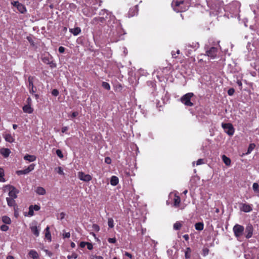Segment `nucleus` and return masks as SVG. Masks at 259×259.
<instances>
[{"instance_id": "nucleus-1", "label": "nucleus", "mask_w": 259, "mask_h": 259, "mask_svg": "<svg viewBox=\"0 0 259 259\" xmlns=\"http://www.w3.org/2000/svg\"><path fill=\"white\" fill-rule=\"evenodd\" d=\"M107 27L109 28L106 30V33L110 35H120L123 31L120 22L113 15H110L109 17Z\"/></svg>"}, {"instance_id": "nucleus-2", "label": "nucleus", "mask_w": 259, "mask_h": 259, "mask_svg": "<svg viewBox=\"0 0 259 259\" xmlns=\"http://www.w3.org/2000/svg\"><path fill=\"white\" fill-rule=\"evenodd\" d=\"M190 1L173 0L171 3V6L174 10L177 12H184L188 9Z\"/></svg>"}, {"instance_id": "nucleus-3", "label": "nucleus", "mask_w": 259, "mask_h": 259, "mask_svg": "<svg viewBox=\"0 0 259 259\" xmlns=\"http://www.w3.org/2000/svg\"><path fill=\"white\" fill-rule=\"evenodd\" d=\"M193 96L194 94L192 93H187L181 98L180 101L185 106L192 107L194 104L191 102V99Z\"/></svg>"}, {"instance_id": "nucleus-4", "label": "nucleus", "mask_w": 259, "mask_h": 259, "mask_svg": "<svg viewBox=\"0 0 259 259\" xmlns=\"http://www.w3.org/2000/svg\"><path fill=\"white\" fill-rule=\"evenodd\" d=\"M107 19L105 17H96L91 21V24L94 25L97 28H99L106 22Z\"/></svg>"}, {"instance_id": "nucleus-5", "label": "nucleus", "mask_w": 259, "mask_h": 259, "mask_svg": "<svg viewBox=\"0 0 259 259\" xmlns=\"http://www.w3.org/2000/svg\"><path fill=\"white\" fill-rule=\"evenodd\" d=\"M233 231L235 237L239 238L243 235L244 231V228L242 225L236 224L233 227Z\"/></svg>"}, {"instance_id": "nucleus-6", "label": "nucleus", "mask_w": 259, "mask_h": 259, "mask_svg": "<svg viewBox=\"0 0 259 259\" xmlns=\"http://www.w3.org/2000/svg\"><path fill=\"white\" fill-rule=\"evenodd\" d=\"M222 126L228 135L232 136L234 134V128L231 123H222Z\"/></svg>"}, {"instance_id": "nucleus-7", "label": "nucleus", "mask_w": 259, "mask_h": 259, "mask_svg": "<svg viewBox=\"0 0 259 259\" xmlns=\"http://www.w3.org/2000/svg\"><path fill=\"white\" fill-rule=\"evenodd\" d=\"M11 5L17 8V10L21 14H24L26 12V8L25 6L20 3L18 1L11 2Z\"/></svg>"}, {"instance_id": "nucleus-8", "label": "nucleus", "mask_w": 259, "mask_h": 259, "mask_svg": "<svg viewBox=\"0 0 259 259\" xmlns=\"http://www.w3.org/2000/svg\"><path fill=\"white\" fill-rule=\"evenodd\" d=\"M30 229L32 233L36 236L38 237L39 235L40 228L38 229L37 226V222L34 221L30 224Z\"/></svg>"}, {"instance_id": "nucleus-9", "label": "nucleus", "mask_w": 259, "mask_h": 259, "mask_svg": "<svg viewBox=\"0 0 259 259\" xmlns=\"http://www.w3.org/2000/svg\"><path fill=\"white\" fill-rule=\"evenodd\" d=\"M253 232V226L249 223L246 226L245 229V237L247 239L251 238L252 236Z\"/></svg>"}, {"instance_id": "nucleus-10", "label": "nucleus", "mask_w": 259, "mask_h": 259, "mask_svg": "<svg viewBox=\"0 0 259 259\" xmlns=\"http://www.w3.org/2000/svg\"><path fill=\"white\" fill-rule=\"evenodd\" d=\"M77 176L79 180L83 182H88L92 180V177L90 175L85 174L82 171L78 172Z\"/></svg>"}, {"instance_id": "nucleus-11", "label": "nucleus", "mask_w": 259, "mask_h": 259, "mask_svg": "<svg viewBox=\"0 0 259 259\" xmlns=\"http://www.w3.org/2000/svg\"><path fill=\"white\" fill-rule=\"evenodd\" d=\"M206 53L210 59H214L217 56L218 49L217 48L212 47L209 50L206 51Z\"/></svg>"}, {"instance_id": "nucleus-12", "label": "nucleus", "mask_w": 259, "mask_h": 259, "mask_svg": "<svg viewBox=\"0 0 259 259\" xmlns=\"http://www.w3.org/2000/svg\"><path fill=\"white\" fill-rule=\"evenodd\" d=\"M34 164H31L27 168L23 170H19L16 171L18 175H26L33 170L35 167Z\"/></svg>"}, {"instance_id": "nucleus-13", "label": "nucleus", "mask_w": 259, "mask_h": 259, "mask_svg": "<svg viewBox=\"0 0 259 259\" xmlns=\"http://www.w3.org/2000/svg\"><path fill=\"white\" fill-rule=\"evenodd\" d=\"M19 193V191L13 186H9V198L15 199L17 197V194Z\"/></svg>"}, {"instance_id": "nucleus-14", "label": "nucleus", "mask_w": 259, "mask_h": 259, "mask_svg": "<svg viewBox=\"0 0 259 259\" xmlns=\"http://www.w3.org/2000/svg\"><path fill=\"white\" fill-rule=\"evenodd\" d=\"M240 209L245 212H249L252 210V205L248 204L243 203L242 204Z\"/></svg>"}, {"instance_id": "nucleus-15", "label": "nucleus", "mask_w": 259, "mask_h": 259, "mask_svg": "<svg viewBox=\"0 0 259 259\" xmlns=\"http://www.w3.org/2000/svg\"><path fill=\"white\" fill-rule=\"evenodd\" d=\"M69 32L74 36H77L81 33V30L80 27H76L74 28H69Z\"/></svg>"}, {"instance_id": "nucleus-16", "label": "nucleus", "mask_w": 259, "mask_h": 259, "mask_svg": "<svg viewBox=\"0 0 259 259\" xmlns=\"http://www.w3.org/2000/svg\"><path fill=\"white\" fill-rule=\"evenodd\" d=\"M138 6L136 5L134 7L130 9L128 12V15L130 17H133L137 15L138 12Z\"/></svg>"}, {"instance_id": "nucleus-17", "label": "nucleus", "mask_w": 259, "mask_h": 259, "mask_svg": "<svg viewBox=\"0 0 259 259\" xmlns=\"http://www.w3.org/2000/svg\"><path fill=\"white\" fill-rule=\"evenodd\" d=\"M5 140L9 143H13L15 141V139L13 137L11 134L6 133L3 135Z\"/></svg>"}, {"instance_id": "nucleus-18", "label": "nucleus", "mask_w": 259, "mask_h": 259, "mask_svg": "<svg viewBox=\"0 0 259 259\" xmlns=\"http://www.w3.org/2000/svg\"><path fill=\"white\" fill-rule=\"evenodd\" d=\"M11 153V151L8 148H2L0 149V153L5 158L8 157Z\"/></svg>"}, {"instance_id": "nucleus-19", "label": "nucleus", "mask_w": 259, "mask_h": 259, "mask_svg": "<svg viewBox=\"0 0 259 259\" xmlns=\"http://www.w3.org/2000/svg\"><path fill=\"white\" fill-rule=\"evenodd\" d=\"M24 159L29 162H33L36 160V157L34 155L26 154L24 156Z\"/></svg>"}, {"instance_id": "nucleus-20", "label": "nucleus", "mask_w": 259, "mask_h": 259, "mask_svg": "<svg viewBox=\"0 0 259 259\" xmlns=\"http://www.w3.org/2000/svg\"><path fill=\"white\" fill-rule=\"evenodd\" d=\"M23 110L24 112L27 113H32L33 111V109L31 107L30 105H26L23 107Z\"/></svg>"}, {"instance_id": "nucleus-21", "label": "nucleus", "mask_w": 259, "mask_h": 259, "mask_svg": "<svg viewBox=\"0 0 259 259\" xmlns=\"http://www.w3.org/2000/svg\"><path fill=\"white\" fill-rule=\"evenodd\" d=\"M29 255L33 259H39V255L35 250H31L29 252Z\"/></svg>"}, {"instance_id": "nucleus-22", "label": "nucleus", "mask_w": 259, "mask_h": 259, "mask_svg": "<svg viewBox=\"0 0 259 259\" xmlns=\"http://www.w3.org/2000/svg\"><path fill=\"white\" fill-rule=\"evenodd\" d=\"M186 47L192 48L194 50H196L199 47V44L198 42H192L191 44H187Z\"/></svg>"}, {"instance_id": "nucleus-23", "label": "nucleus", "mask_w": 259, "mask_h": 259, "mask_svg": "<svg viewBox=\"0 0 259 259\" xmlns=\"http://www.w3.org/2000/svg\"><path fill=\"white\" fill-rule=\"evenodd\" d=\"M35 192L38 195H44L46 193V190L41 187H37Z\"/></svg>"}, {"instance_id": "nucleus-24", "label": "nucleus", "mask_w": 259, "mask_h": 259, "mask_svg": "<svg viewBox=\"0 0 259 259\" xmlns=\"http://www.w3.org/2000/svg\"><path fill=\"white\" fill-rule=\"evenodd\" d=\"M42 61L44 63L47 64H51L53 63L51 58L49 56H43L41 58Z\"/></svg>"}, {"instance_id": "nucleus-25", "label": "nucleus", "mask_w": 259, "mask_h": 259, "mask_svg": "<svg viewBox=\"0 0 259 259\" xmlns=\"http://www.w3.org/2000/svg\"><path fill=\"white\" fill-rule=\"evenodd\" d=\"M119 182L118 178L116 176H112L110 180V184L112 186H116Z\"/></svg>"}, {"instance_id": "nucleus-26", "label": "nucleus", "mask_w": 259, "mask_h": 259, "mask_svg": "<svg viewBox=\"0 0 259 259\" xmlns=\"http://www.w3.org/2000/svg\"><path fill=\"white\" fill-rule=\"evenodd\" d=\"M181 202L180 197L179 196L175 195V197L174 199V205L176 207H178L179 206V204Z\"/></svg>"}, {"instance_id": "nucleus-27", "label": "nucleus", "mask_w": 259, "mask_h": 259, "mask_svg": "<svg viewBox=\"0 0 259 259\" xmlns=\"http://www.w3.org/2000/svg\"><path fill=\"white\" fill-rule=\"evenodd\" d=\"M252 189L254 193L257 194V196H259V185L257 183L253 184Z\"/></svg>"}, {"instance_id": "nucleus-28", "label": "nucleus", "mask_w": 259, "mask_h": 259, "mask_svg": "<svg viewBox=\"0 0 259 259\" xmlns=\"http://www.w3.org/2000/svg\"><path fill=\"white\" fill-rule=\"evenodd\" d=\"M14 199H15L11 198H9V197H7L6 198V200H7L8 205L9 206H13L15 205V201Z\"/></svg>"}, {"instance_id": "nucleus-29", "label": "nucleus", "mask_w": 259, "mask_h": 259, "mask_svg": "<svg viewBox=\"0 0 259 259\" xmlns=\"http://www.w3.org/2000/svg\"><path fill=\"white\" fill-rule=\"evenodd\" d=\"M195 227L196 230L198 231H201L204 228V225L203 223L199 222L195 224Z\"/></svg>"}, {"instance_id": "nucleus-30", "label": "nucleus", "mask_w": 259, "mask_h": 259, "mask_svg": "<svg viewBox=\"0 0 259 259\" xmlns=\"http://www.w3.org/2000/svg\"><path fill=\"white\" fill-rule=\"evenodd\" d=\"M222 159L226 165L229 166L231 164L230 159L229 158H228V157H227L226 155H223L222 156Z\"/></svg>"}, {"instance_id": "nucleus-31", "label": "nucleus", "mask_w": 259, "mask_h": 259, "mask_svg": "<svg viewBox=\"0 0 259 259\" xmlns=\"http://www.w3.org/2000/svg\"><path fill=\"white\" fill-rule=\"evenodd\" d=\"M105 14H106V16L105 18L106 19H109L110 15H112L111 14L108 13L106 10H102L99 13V15L100 16H104Z\"/></svg>"}, {"instance_id": "nucleus-32", "label": "nucleus", "mask_w": 259, "mask_h": 259, "mask_svg": "<svg viewBox=\"0 0 259 259\" xmlns=\"http://www.w3.org/2000/svg\"><path fill=\"white\" fill-rule=\"evenodd\" d=\"M2 221L4 223L8 225L11 223V219L7 215H5L2 217Z\"/></svg>"}, {"instance_id": "nucleus-33", "label": "nucleus", "mask_w": 259, "mask_h": 259, "mask_svg": "<svg viewBox=\"0 0 259 259\" xmlns=\"http://www.w3.org/2000/svg\"><path fill=\"white\" fill-rule=\"evenodd\" d=\"M182 224L180 222H177L174 224V229L175 230H179L181 229Z\"/></svg>"}, {"instance_id": "nucleus-34", "label": "nucleus", "mask_w": 259, "mask_h": 259, "mask_svg": "<svg viewBox=\"0 0 259 259\" xmlns=\"http://www.w3.org/2000/svg\"><path fill=\"white\" fill-rule=\"evenodd\" d=\"M4 170L3 168L0 167V182H5V180L4 178Z\"/></svg>"}, {"instance_id": "nucleus-35", "label": "nucleus", "mask_w": 259, "mask_h": 259, "mask_svg": "<svg viewBox=\"0 0 259 259\" xmlns=\"http://www.w3.org/2000/svg\"><path fill=\"white\" fill-rule=\"evenodd\" d=\"M191 249L190 247H187L185 251V257L186 258H190L191 257Z\"/></svg>"}, {"instance_id": "nucleus-36", "label": "nucleus", "mask_w": 259, "mask_h": 259, "mask_svg": "<svg viewBox=\"0 0 259 259\" xmlns=\"http://www.w3.org/2000/svg\"><path fill=\"white\" fill-rule=\"evenodd\" d=\"M108 225L110 228H113L114 226V221L112 218H108Z\"/></svg>"}, {"instance_id": "nucleus-37", "label": "nucleus", "mask_w": 259, "mask_h": 259, "mask_svg": "<svg viewBox=\"0 0 259 259\" xmlns=\"http://www.w3.org/2000/svg\"><path fill=\"white\" fill-rule=\"evenodd\" d=\"M255 147V145L254 144H253V143L250 144L249 145V147L248 148L247 154L250 153L252 151V150L254 149Z\"/></svg>"}, {"instance_id": "nucleus-38", "label": "nucleus", "mask_w": 259, "mask_h": 259, "mask_svg": "<svg viewBox=\"0 0 259 259\" xmlns=\"http://www.w3.org/2000/svg\"><path fill=\"white\" fill-rule=\"evenodd\" d=\"M82 12H83V13L84 14V15L88 17H91L95 14L94 13L88 12V10L85 8L83 9Z\"/></svg>"}, {"instance_id": "nucleus-39", "label": "nucleus", "mask_w": 259, "mask_h": 259, "mask_svg": "<svg viewBox=\"0 0 259 259\" xmlns=\"http://www.w3.org/2000/svg\"><path fill=\"white\" fill-rule=\"evenodd\" d=\"M102 87L106 90L109 91L110 90V84L107 82L103 81L102 84Z\"/></svg>"}, {"instance_id": "nucleus-40", "label": "nucleus", "mask_w": 259, "mask_h": 259, "mask_svg": "<svg viewBox=\"0 0 259 259\" xmlns=\"http://www.w3.org/2000/svg\"><path fill=\"white\" fill-rule=\"evenodd\" d=\"M55 170L59 175H64V172L63 170V169H62V168L61 167H56L55 169Z\"/></svg>"}, {"instance_id": "nucleus-41", "label": "nucleus", "mask_w": 259, "mask_h": 259, "mask_svg": "<svg viewBox=\"0 0 259 259\" xmlns=\"http://www.w3.org/2000/svg\"><path fill=\"white\" fill-rule=\"evenodd\" d=\"M33 77H32V76L28 77V83H29L28 87L29 88H30V87H33Z\"/></svg>"}, {"instance_id": "nucleus-42", "label": "nucleus", "mask_w": 259, "mask_h": 259, "mask_svg": "<svg viewBox=\"0 0 259 259\" xmlns=\"http://www.w3.org/2000/svg\"><path fill=\"white\" fill-rule=\"evenodd\" d=\"M28 215L32 217L34 215V210L32 209V205H30L29 207Z\"/></svg>"}, {"instance_id": "nucleus-43", "label": "nucleus", "mask_w": 259, "mask_h": 259, "mask_svg": "<svg viewBox=\"0 0 259 259\" xmlns=\"http://www.w3.org/2000/svg\"><path fill=\"white\" fill-rule=\"evenodd\" d=\"M9 227L6 225H3L1 226V230L2 231L6 232L9 230Z\"/></svg>"}, {"instance_id": "nucleus-44", "label": "nucleus", "mask_w": 259, "mask_h": 259, "mask_svg": "<svg viewBox=\"0 0 259 259\" xmlns=\"http://www.w3.org/2000/svg\"><path fill=\"white\" fill-rule=\"evenodd\" d=\"M92 228L93 230L96 232H98L100 229V227L97 224H93Z\"/></svg>"}, {"instance_id": "nucleus-45", "label": "nucleus", "mask_w": 259, "mask_h": 259, "mask_svg": "<svg viewBox=\"0 0 259 259\" xmlns=\"http://www.w3.org/2000/svg\"><path fill=\"white\" fill-rule=\"evenodd\" d=\"M244 256L246 259H255V256H252L251 257L249 253H247L246 252L244 254Z\"/></svg>"}, {"instance_id": "nucleus-46", "label": "nucleus", "mask_w": 259, "mask_h": 259, "mask_svg": "<svg viewBox=\"0 0 259 259\" xmlns=\"http://www.w3.org/2000/svg\"><path fill=\"white\" fill-rule=\"evenodd\" d=\"M56 154L60 158H62L63 157V155L62 153V151L59 149L56 150Z\"/></svg>"}, {"instance_id": "nucleus-47", "label": "nucleus", "mask_w": 259, "mask_h": 259, "mask_svg": "<svg viewBox=\"0 0 259 259\" xmlns=\"http://www.w3.org/2000/svg\"><path fill=\"white\" fill-rule=\"evenodd\" d=\"M45 237L49 240V241H51V235L50 232L45 233Z\"/></svg>"}, {"instance_id": "nucleus-48", "label": "nucleus", "mask_w": 259, "mask_h": 259, "mask_svg": "<svg viewBox=\"0 0 259 259\" xmlns=\"http://www.w3.org/2000/svg\"><path fill=\"white\" fill-rule=\"evenodd\" d=\"M65 215V213L61 212L58 215L57 218L58 219L62 220L64 218Z\"/></svg>"}, {"instance_id": "nucleus-49", "label": "nucleus", "mask_w": 259, "mask_h": 259, "mask_svg": "<svg viewBox=\"0 0 259 259\" xmlns=\"http://www.w3.org/2000/svg\"><path fill=\"white\" fill-rule=\"evenodd\" d=\"M108 241L110 243H115L116 242V239L115 238H109L108 239Z\"/></svg>"}, {"instance_id": "nucleus-50", "label": "nucleus", "mask_w": 259, "mask_h": 259, "mask_svg": "<svg viewBox=\"0 0 259 259\" xmlns=\"http://www.w3.org/2000/svg\"><path fill=\"white\" fill-rule=\"evenodd\" d=\"M52 94L54 96H57L59 95V92L57 89H54L52 91Z\"/></svg>"}, {"instance_id": "nucleus-51", "label": "nucleus", "mask_w": 259, "mask_h": 259, "mask_svg": "<svg viewBox=\"0 0 259 259\" xmlns=\"http://www.w3.org/2000/svg\"><path fill=\"white\" fill-rule=\"evenodd\" d=\"M234 92H235L233 88H231L228 90V94L229 95L232 96L234 94Z\"/></svg>"}, {"instance_id": "nucleus-52", "label": "nucleus", "mask_w": 259, "mask_h": 259, "mask_svg": "<svg viewBox=\"0 0 259 259\" xmlns=\"http://www.w3.org/2000/svg\"><path fill=\"white\" fill-rule=\"evenodd\" d=\"M86 245L87 246V248L89 250H92L93 248V246L92 243L89 242H87Z\"/></svg>"}, {"instance_id": "nucleus-53", "label": "nucleus", "mask_w": 259, "mask_h": 259, "mask_svg": "<svg viewBox=\"0 0 259 259\" xmlns=\"http://www.w3.org/2000/svg\"><path fill=\"white\" fill-rule=\"evenodd\" d=\"M204 163V160L203 159H199L197 161H196V165H201L202 164Z\"/></svg>"}, {"instance_id": "nucleus-54", "label": "nucleus", "mask_w": 259, "mask_h": 259, "mask_svg": "<svg viewBox=\"0 0 259 259\" xmlns=\"http://www.w3.org/2000/svg\"><path fill=\"white\" fill-rule=\"evenodd\" d=\"M105 162L107 164H110L111 163V159L110 157H107L105 159Z\"/></svg>"}, {"instance_id": "nucleus-55", "label": "nucleus", "mask_w": 259, "mask_h": 259, "mask_svg": "<svg viewBox=\"0 0 259 259\" xmlns=\"http://www.w3.org/2000/svg\"><path fill=\"white\" fill-rule=\"evenodd\" d=\"M78 115V113L77 112H73L72 113V114L69 115V116L71 117V118H74L75 117H76L77 115Z\"/></svg>"}, {"instance_id": "nucleus-56", "label": "nucleus", "mask_w": 259, "mask_h": 259, "mask_svg": "<svg viewBox=\"0 0 259 259\" xmlns=\"http://www.w3.org/2000/svg\"><path fill=\"white\" fill-rule=\"evenodd\" d=\"M40 206L37 205H32V209L34 210L38 211L40 209Z\"/></svg>"}, {"instance_id": "nucleus-57", "label": "nucleus", "mask_w": 259, "mask_h": 259, "mask_svg": "<svg viewBox=\"0 0 259 259\" xmlns=\"http://www.w3.org/2000/svg\"><path fill=\"white\" fill-rule=\"evenodd\" d=\"M209 250L207 248H203V253L204 256L206 255L208 253Z\"/></svg>"}, {"instance_id": "nucleus-58", "label": "nucleus", "mask_w": 259, "mask_h": 259, "mask_svg": "<svg viewBox=\"0 0 259 259\" xmlns=\"http://www.w3.org/2000/svg\"><path fill=\"white\" fill-rule=\"evenodd\" d=\"M92 259H103V256L100 255H93Z\"/></svg>"}, {"instance_id": "nucleus-59", "label": "nucleus", "mask_w": 259, "mask_h": 259, "mask_svg": "<svg viewBox=\"0 0 259 259\" xmlns=\"http://www.w3.org/2000/svg\"><path fill=\"white\" fill-rule=\"evenodd\" d=\"M63 238H69L70 237V234L69 232H66L63 234Z\"/></svg>"}, {"instance_id": "nucleus-60", "label": "nucleus", "mask_w": 259, "mask_h": 259, "mask_svg": "<svg viewBox=\"0 0 259 259\" xmlns=\"http://www.w3.org/2000/svg\"><path fill=\"white\" fill-rule=\"evenodd\" d=\"M58 51L60 53H63L65 51V48L63 47H60L58 49Z\"/></svg>"}, {"instance_id": "nucleus-61", "label": "nucleus", "mask_w": 259, "mask_h": 259, "mask_svg": "<svg viewBox=\"0 0 259 259\" xmlns=\"http://www.w3.org/2000/svg\"><path fill=\"white\" fill-rule=\"evenodd\" d=\"M87 244V242H81L79 244V246L81 248H83Z\"/></svg>"}, {"instance_id": "nucleus-62", "label": "nucleus", "mask_w": 259, "mask_h": 259, "mask_svg": "<svg viewBox=\"0 0 259 259\" xmlns=\"http://www.w3.org/2000/svg\"><path fill=\"white\" fill-rule=\"evenodd\" d=\"M124 254L125 256L130 257V258H132V257H133V255H132V254H131L130 253H129L128 252H125Z\"/></svg>"}, {"instance_id": "nucleus-63", "label": "nucleus", "mask_w": 259, "mask_h": 259, "mask_svg": "<svg viewBox=\"0 0 259 259\" xmlns=\"http://www.w3.org/2000/svg\"><path fill=\"white\" fill-rule=\"evenodd\" d=\"M68 130V127L67 126H63L61 129V132L64 133L66 132Z\"/></svg>"}, {"instance_id": "nucleus-64", "label": "nucleus", "mask_w": 259, "mask_h": 259, "mask_svg": "<svg viewBox=\"0 0 259 259\" xmlns=\"http://www.w3.org/2000/svg\"><path fill=\"white\" fill-rule=\"evenodd\" d=\"M237 85L240 87V88L242 87V82L241 81V80H238L237 81Z\"/></svg>"}]
</instances>
